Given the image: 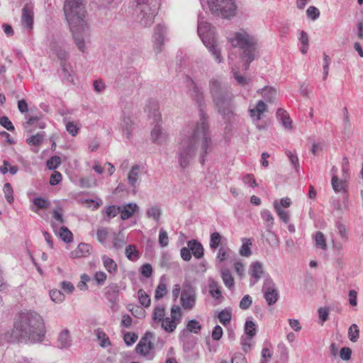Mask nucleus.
Returning <instances> with one entry per match:
<instances>
[{
    "label": "nucleus",
    "instance_id": "obj_1",
    "mask_svg": "<svg viewBox=\"0 0 363 363\" xmlns=\"http://www.w3.org/2000/svg\"><path fill=\"white\" fill-rule=\"evenodd\" d=\"M45 333L42 317L36 312L30 311L19 313L11 332L5 334V339L11 342H41L45 339Z\"/></svg>",
    "mask_w": 363,
    "mask_h": 363
},
{
    "label": "nucleus",
    "instance_id": "obj_2",
    "mask_svg": "<svg viewBox=\"0 0 363 363\" xmlns=\"http://www.w3.org/2000/svg\"><path fill=\"white\" fill-rule=\"evenodd\" d=\"M212 140L208 129L206 117L201 111L200 121L196 123L190 134L183 138L180 145L179 160L182 168H186L190 160L194 156L198 147H201V162H204V157L208 150L211 147Z\"/></svg>",
    "mask_w": 363,
    "mask_h": 363
},
{
    "label": "nucleus",
    "instance_id": "obj_3",
    "mask_svg": "<svg viewBox=\"0 0 363 363\" xmlns=\"http://www.w3.org/2000/svg\"><path fill=\"white\" fill-rule=\"evenodd\" d=\"M64 12L77 48L84 52V35L88 27L83 0H66Z\"/></svg>",
    "mask_w": 363,
    "mask_h": 363
},
{
    "label": "nucleus",
    "instance_id": "obj_4",
    "mask_svg": "<svg viewBox=\"0 0 363 363\" xmlns=\"http://www.w3.org/2000/svg\"><path fill=\"white\" fill-rule=\"evenodd\" d=\"M228 40L233 47H238L242 50V58L245 61V69H247L255 56L257 43L255 38L242 30L234 33L233 36H229Z\"/></svg>",
    "mask_w": 363,
    "mask_h": 363
},
{
    "label": "nucleus",
    "instance_id": "obj_5",
    "mask_svg": "<svg viewBox=\"0 0 363 363\" xmlns=\"http://www.w3.org/2000/svg\"><path fill=\"white\" fill-rule=\"evenodd\" d=\"M210 89L218 112L224 116L231 113V98L228 97L227 94L222 91L219 82L212 80L210 84Z\"/></svg>",
    "mask_w": 363,
    "mask_h": 363
},
{
    "label": "nucleus",
    "instance_id": "obj_6",
    "mask_svg": "<svg viewBox=\"0 0 363 363\" xmlns=\"http://www.w3.org/2000/svg\"><path fill=\"white\" fill-rule=\"evenodd\" d=\"M198 33L203 44L208 48L209 51L215 57L216 61L220 62V52L216 44L214 32L211 25L207 22L199 21L198 24Z\"/></svg>",
    "mask_w": 363,
    "mask_h": 363
},
{
    "label": "nucleus",
    "instance_id": "obj_7",
    "mask_svg": "<svg viewBox=\"0 0 363 363\" xmlns=\"http://www.w3.org/2000/svg\"><path fill=\"white\" fill-rule=\"evenodd\" d=\"M208 5L212 14L216 16L229 18L236 14L235 0H208Z\"/></svg>",
    "mask_w": 363,
    "mask_h": 363
},
{
    "label": "nucleus",
    "instance_id": "obj_8",
    "mask_svg": "<svg viewBox=\"0 0 363 363\" xmlns=\"http://www.w3.org/2000/svg\"><path fill=\"white\" fill-rule=\"evenodd\" d=\"M262 291L268 306H272L277 302L279 298V291L275 283L268 274L264 277Z\"/></svg>",
    "mask_w": 363,
    "mask_h": 363
},
{
    "label": "nucleus",
    "instance_id": "obj_9",
    "mask_svg": "<svg viewBox=\"0 0 363 363\" xmlns=\"http://www.w3.org/2000/svg\"><path fill=\"white\" fill-rule=\"evenodd\" d=\"M196 300V291L190 282H184L181 292V304L184 310L192 309Z\"/></svg>",
    "mask_w": 363,
    "mask_h": 363
},
{
    "label": "nucleus",
    "instance_id": "obj_10",
    "mask_svg": "<svg viewBox=\"0 0 363 363\" xmlns=\"http://www.w3.org/2000/svg\"><path fill=\"white\" fill-rule=\"evenodd\" d=\"M140 6V11L143 13V18H147L145 26L152 23L154 17L157 14L159 3L157 0H138Z\"/></svg>",
    "mask_w": 363,
    "mask_h": 363
},
{
    "label": "nucleus",
    "instance_id": "obj_11",
    "mask_svg": "<svg viewBox=\"0 0 363 363\" xmlns=\"http://www.w3.org/2000/svg\"><path fill=\"white\" fill-rule=\"evenodd\" d=\"M345 164H342V170L343 172L342 179H339L337 175H333L332 177V186L335 191L337 192H346L347 189V179L349 178V169L347 167V160L345 158Z\"/></svg>",
    "mask_w": 363,
    "mask_h": 363
},
{
    "label": "nucleus",
    "instance_id": "obj_12",
    "mask_svg": "<svg viewBox=\"0 0 363 363\" xmlns=\"http://www.w3.org/2000/svg\"><path fill=\"white\" fill-rule=\"evenodd\" d=\"M152 337V333L146 332L135 347V351L144 357H148L153 349V344L150 341Z\"/></svg>",
    "mask_w": 363,
    "mask_h": 363
},
{
    "label": "nucleus",
    "instance_id": "obj_13",
    "mask_svg": "<svg viewBox=\"0 0 363 363\" xmlns=\"http://www.w3.org/2000/svg\"><path fill=\"white\" fill-rule=\"evenodd\" d=\"M120 288L116 283H112L106 287L104 296L106 298L112 303L111 308L112 311L117 310V302L118 301Z\"/></svg>",
    "mask_w": 363,
    "mask_h": 363
},
{
    "label": "nucleus",
    "instance_id": "obj_14",
    "mask_svg": "<svg viewBox=\"0 0 363 363\" xmlns=\"http://www.w3.org/2000/svg\"><path fill=\"white\" fill-rule=\"evenodd\" d=\"M249 274L251 276L250 286H254L262 276L264 277H266L263 269V264L259 262H255L250 264Z\"/></svg>",
    "mask_w": 363,
    "mask_h": 363
},
{
    "label": "nucleus",
    "instance_id": "obj_15",
    "mask_svg": "<svg viewBox=\"0 0 363 363\" xmlns=\"http://www.w3.org/2000/svg\"><path fill=\"white\" fill-rule=\"evenodd\" d=\"M92 251V246L89 244L81 242L77 247L70 252V257L73 259L86 257Z\"/></svg>",
    "mask_w": 363,
    "mask_h": 363
},
{
    "label": "nucleus",
    "instance_id": "obj_16",
    "mask_svg": "<svg viewBox=\"0 0 363 363\" xmlns=\"http://www.w3.org/2000/svg\"><path fill=\"white\" fill-rule=\"evenodd\" d=\"M72 345V339L68 329L60 332L57 337V347L60 349H67Z\"/></svg>",
    "mask_w": 363,
    "mask_h": 363
},
{
    "label": "nucleus",
    "instance_id": "obj_17",
    "mask_svg": "<svg viewBox=\"0 0 363 363\" xmlns=\"http://www.w3.org/2000/svg\"><path fill=\"white\" fill-rule=\"evenodd\" d=\"M22 23L28 29H32L33 25V11L27 5L22 10Z\"/></svg>",
    "mask_w": 363,
    "mask_h": 363
},
{
    "label": "nucleus",
    "instance_id": "obj_18",
    "mask_svg": "<svg viewBox=\"0 0 363 363\" xmlns=\"http://www.w3.org/2000/svg\"><path fill=\"white\" fill-rule=\"evenodd\" d=\"M187 245L190 249L192 255L196 258L200 259L203 256V247L200 242L196 240H191L188 241Z\"/></svg>",
    "mask_w": 363,
    "mask_h": 363
},
{
    "label": "nucleus",
    "instance_id": "obj_19",
    "mask_svg": "<svg viewBox=\"0 0 363 363\" xmlns=\"http://www.w3.org/2000/svg\"><path fill=\"white\" fill-rule=\"evenodd\" d=\"M138 209L136 203H128L121 207L120 216L123 220L130 218Z\"/></svg>",
    "mask_w": 363,
    "mask_h": 363
},
{
    "label": "nucleus",
    "instance_id": "obj_20",
    "mask_svg": "<svg viewBox=\"0 0 363 363\" xmlns=\"http://www.w3.org/2000/svg\"><path fill=\"white\" fill-rule=\"evenodd\" d=\"M33 203V207H31V210L35 213H38L39 210L48 209L50 205L49 200L41 197L35 198Z\"/></svg>",
    "mask_w": 363,
    "mask_h": 363
},
{
    "label": "nucleus",
    "instance_id": "obj_21",
    "mask_svg": "<svg viewBox=\"0 0 363 363\" xmlns=\"http://www.w3.org/2000/svg\"><path fill=\"white\" fill-rule=\"evenodd\" d=\"M54 231L63 242L70 243L73 241V234L69 228H54Z\"/></svg>",
    "mask_w": 363,
    "mask_h": 363
},
{
    "label": "nucleus",
    "instance_id": "obj_22",
    "mask_svg": "<svg viewBox=\"0 0 363 363\" xmlns=\"http://www.w3.org/2000/svg\"><path fill=\"white\" fill-rule=\"evenodd\" d=\"M151 138L154 143L162 144L167 140V136L161 130L160 125H156L151 131Z\"/></svg>",
    "mask_w": 363,
    "mask_h": 363
},
{
    "label": "nucleus",
    "instance_id": "obj_23",
    "mask_svg": "<svg viewBox=\"0 0 363 363\" xmlns=\"http://www.w3.org/2000/svg\"><path fill=\"white\" fill-rule=\"evenodd\" d=\"M104 267L111 274H115L118 271V266L115 261L106 255L101 257Z\"/></svg>",
    "mask_w": 363,
    "mask_h": 363
},
{
    "label": "nucleus",
    "instance_id": "obj_24",
    "mask_svg": "<svg viewBox=\"0 0 363 363\" xmlns=\"http://www.w3.org/2000/svg\"><path fill=\"white\" fill-rule=\"evenodd\" d=\"M277 118L281 121L284 128L287 129L292 128V121L286 111L282 108H279L277 111Z\"/></svg>",
    "mask_w": 363,
    "mask_h": 363
},
{
    "label": "nucleus",
    "instance_id": "obj_25",
    "mask_svg": "<svg viewBox=\"0 0 363 363\" xmlns=\"http://www.w3.org/2000/svg\"><path fill=\"white\" fill-rule=\"evenodd\" d=\"M244 330L249 339H252L257 333V325L248 318L245 321Z\"/></svg>",
    "mask_w": 363,
    "mask_h": 363
},
{
    "label": "nucleus",
    "instance_id": "obj_26",
    "mask_svg": "<svg viewBox=\"0 0 363 363\" xmlns=\"http://www.w3.org/2000/svg\"><path fill=\"white\" fill-rule=\"evenodd\" d=\"M154 38L155 50L158 52L161 50V46L163 44L164 40L163 28L161 26H157Z\"/></svg>",
    "mask_w": 363,
    "mask_h": 363
},
{
    "label": "nucleus",
    "instance_id": "obj_27",
    "mask_svg": "<svg viewBox=\"0 0 363 363\" xmlns=\"http://www.w3.org/2000/svg\"><path fill=\"white\" fill-rule=\"evenodd\" d=\"M162 321V328L168 333L173 332L176 329L177 324L179 323L177 321V320H174L172 317H167L164 318Z\"/></svg>",
    "mask_w": 363,
    "mask_h": 363
},
{
    "label": "nucleus",
    "instance_id": "obj_28",
    "mask_svg": "<svg viewBox=\"0 0 363 363\" xmlns=\"http://www.w3.org/2000/svg\"><path fill=\"white\" fill-rule=\"evenodd\" d=\"M267 111V106L262 101H259L255 108H250V113L251 117H254L257 113V121L261 119V114Z\"/></svg>",
    "mask_w": 363,
    "mask_h": 363
},
{
    "label": "nucleus",
    "instance_id": "obj_29",
    "mask_svg": "<svg viewBox=\"0 0 363 363\" xmlns=\"http://www.w3.org/2000/svg\"><path fill=\"white\" fill-rule=\"evenodd\" d=\"M261 94L266 101L272 103L276 99L277 91L272 87L266 86L262 90Z\"/></svg>",
    "mask_w": 363,
    "mask_h": 363
},
{
    "label": "nucleus",
    "instance_id": "obj_30",
    "mask_svg": "<svg viewBox=\"0 0 363 363\" xmlns=\"http://www.w3.org/2000/svg\"><path fill=\"white\" fill-rule=\"evenodd\" d=\"M221 277L226 287L231 289L234 286V279L228 269L221 270Z\"/></svg>",
    "mask_w": 363,
    "mask_h": 363
},
{
    "label": "nucleus",
    "instance_id": "obj_31",
    "mask_svg": "<svg viewBox=\"0 0 363 363\" xmlns=\"http://www.w3.org/2000/svg\"><path fill=\"white\" fill-rule=\"evenodd\" d=\"M242 244L239 251L240 255L243 257L250 256L252 255V251L250 248L252 245L251 240L248 238H242Z\"/></svg>",
    "mask_w": 363,
    "mask_h": 363
},
{
    "label": "nucleus",
    "instance_id": "obj_32",
    "mask_svg": "<svg viewBox=\"0 0 363 363\" xmlns=\"http://www.w3.org/2000/svg\"><path fill=\"white\" fill-rule=\"evenodd\" d=\"M273 206H274V210L277 212L279 218L285 224H287L289 222V219H290L289 212L285 211V210H284V209H282V208H279V206H278V201L277 200L274 201Z\"/></svg>",
    "mask_w": 363,
    "mask_h": 363
},
{
    "label": "nucleus",
    "instance_id": "obj_33",
    "mask_svg": "<svg viewBox=\"0 0 363 363\" xmlns=\"http://www.w3.org/2000/svg\"><path fill=\"white\" fill-rule=\"evenodd\" d=\"M218 318L220 323L226 326L230 323L232 318V312L230 309L225 308L222 310L218 315Z\"/></svg>",
    "mask_w": 363,
    "mask_h": 363
},
{
    "label": "nucleus",
    "instance_id": "obj_34",
    "mask_svg": "<svg viewBox=\"0 0 363 363\" xmlns=\"http://www.w3.org/2000/svg\"><path fill=\"white\" fill-rule=\"evenodd\" d=\"M34 126L35 128H44L45 127V123L40 121L39 116H32L30 117L24 124V127L26 128H28L30 127Z\"/></svg>",
    "mask_w": 363,
    "mask_h": 363
},
{
    "label": "nucleus",
    "instance_id": "obj_35",
    "mask_svg": "<svg viewBox=\"0 0 363 363\" xmlns=\"http://www.w3.org/2000/svg\"><path fill=\"white\" fill-rule=\"evenodd\" d=\"M140 168L139 166L135 165L132 167L130 172L128 174V182L129 184L134 186L138 179L139 177Z\"/></svg>",
    "mask_w": 363,
    "mask_h": 363
},
{
    "label": "nucleus",
    "instance_id": "obj_36",
    "mask_svg": "<svg viewBox=\"0 0 363 363\" xmlns=\"http://www.w3.org/2000/svg\"><path fill=\"white\" fill-rule=\"evenodd\" d=\"M147 215L148 218H152L157 222L162 215L160 207L157 206H151L147 209Z\"/></svg>",
    "mask_w": 363,
    "mask_h": 363
},
{
    "label": "nucleus",
    "instance_id": "obj_37",
    "mask_svg": "<svg viewBox=\"0 0 363 363\" xmlns=\"http://www.w3.org/2000/svg\"><path fill=\"white\" fill-rule=\"evenodd\" d=\"M209 292L211 295L216 299H219L222 297L221 290L217 282L215 281H212L209 284Z\"/></svg>",
    "mask_w": 363,
    "mask_h": 363
},
{
    "label": "nucleus",
    "instance_id": "obj_38",
    "mask_svg": "<svg viewBox=\"0 0 363 363\" xmlns=\"http://www.w3.org/2000/svg\"><path fill=\"white\" fill-rule=\"evenodd\" d=\"M348 337L350 341L356 342L359 337V330L356 324H352L348 330Z\"/></svg>",
    "mask_w": 363,
    "mask_h": 363
},
{
    "label": "nucleus",
    "instance_id": "obj_39",
    "mask_svg": "<svg viewBox=\"0 0 363 363\" xmlns=\"http://www.w3.org/2000/svg\"><path fill=\"white\" fill-rule=\"evenodd\" d=\"M201 330V325L195 319L189 320L186 325V330L189 332L198 334L200 333Z\"/></svg>",
    "mask_w": 363,
    "mask_h": 363
},
{
    "label": "nucleus",
    "instance_id": "obj_40",
    "mask_svg": "<svg viewBox=\"0 0 363 363\" xmlns=\"http://www.w3.org/2000/svg\"><path fill=\"white\" fill-rule=\"evenodd\" d=\"M167 285L161 280L156 288L155 298L156 300H160L162 298L167 294Z\"/></svg>",
    "mask_w": 363,
    "mask_h": 363
},
{
    "label": "nucleus",
    "instance_id": "obj_41",
    "mask_svg": "<svg viewBox=\"0 0 363 363\" xmlns=\"http://www.w3.org/2000/svg\"><path fill=\"white\" fill-rule=\"evenodd\" d=\"M263 235L265 237L269 243L272 245L278 244V235L272 230V228H267V230L263 233Z\"/></svg>",
    "mask_w": 363,
    "mask_h": 363
},
{
    "label": "nucleus",
    "instance_id": "obj_42",
    "mask_svg": "<svg viewBox=\"0 0 363 363\" xmlns=\"http://www.w3.org/2000/svg\"><path fill=\"white\" fill-rule=\"evenodd\" d=\"M164 308L162 306H156L153 311L152 319L155 323H159L164 319Z\"/></svg>",
    "mask_w": 363,
    "mask_h": 363
},
{
    "label": "nucleus",
    "instance_id": "obj_43",
    "mask_svg": "<svg viewBox=\"0 0 363 363\" xmlns=\"http://www.w3.org/2000/svg\"><path fill=\"white\" fill-rule=\"evenodd\" d=\"M138 294L140 304L145 308L149 307L151 302L150 296L143 289H139Z\"/></svg>",
    "mask_w": 363,
    "mask_h": 363
},
{
    "label": "nucleus",
    "instance_id": "obj_44",
    "mask_svg": "<svg viewBox=\"0 0 363 363\" xmlns=\"http://www.w3.org/2000/svg\"><path fill=\"white\" fill-rule=\"evenodd\" d=\"M222 237L218 232H214L211 235L210 238V247L212 250H216L219 246L221 242Z\"/></svg>",
    "mask_w": 363,
    "mask_h": 363
},
{
    "label": "nucleus",
    "instance_id": "obj_45",
    "mask_svg": "<svg viewBox=\"0 0 363 363\" xmlns=\"http://www.w3.org/2000/svg\"><path fill=\"white\" fill-rule=\"evenodd\" d=\"M43 135L40 133H37L28 138L26 142L29 145L38 147L43 143Z\"/></svg>",
    "mask_w": 363,
    "mask_h": 363
},
{
    "label": "nucleus",
    "instance_id": "obj_46",
    "mask_svg": "<svg viewBox=\"0 0 363 363\" xmlns=\"http://www.w3.org/2000/svg\"><path fill=\"white\" fill-rule=\"evenodd\" d=\"M126 257L130 260H136L139 258V254L134 245H130L125 249Z\"/></svg>",
    "mask_w": 363,
    "mask_h": 363
},
{
    "label": "nucleus",
    "instance_id": "obj_47",
    "mask_svg": "<svg viewBox=\"0 0 363 363\" xmlns=\"http://www.w3.org/2000/svg\"><path fill=\"white\" fill-rule=\"evenodd\" d=\"M133 123L129 117H125L121 123V128L123 132L126 134L127 137L129 138L132 130Z\"/></svg>",
    "mask_w": 363,
    "mask_h": 363
},
{
    "label": "nucleus",
    "instance_id": "obj_48",
    "mask_svg": "<svg viewBox=\"0 0 363 363\" xmlns=\"http://www.w3.org/2000/svg\"><path fill=\"white\" fill-rule=\"evenodd\" d=\"M147 111L150 113L151 111H152V116L154 117V119L155 121H161V115L158 112V104L157 103L152 101L150 103L149 106H147Z\"/></svg>",
    "mask_w": 363,
    "mask_h": 363
},
{
    "label": "nucleus",
    "instance_id": "obj_49",
    "mask_svg": "<svg viewBox=\"0 0 363 363\" xmlns=\"http://www.w3.org/2000/svg\"><path fill=\"white\" fill-rule=\"evenodd\" d=\"M299 41L302 45V47L301 49V52L303 54H306L308 52V38L307 33L303 30H302L301 32V35L299 37Z\"/></svg>",
    "mask_w": 363,
    "mask_h": 363
},
{
    "label": "nucleus",
    "instance_id": "obj_50",
    "mask_svg": "<svg viewBox=\"0 0 363 363\" xmlns=\"http://www.w3.org/2000/svg\"><path fill=\"white\" fill-rule=\"evenodd\" d=\"M4 193L5 198L6 199V201L9 203H12L13 201V188H12L11 184L6 183L4 185Z\"/></svg>",
    "mask_w": 363,
    "mask_h": 363
},
{
    "label": "nucleus",
    "instance_id": "obj_51",
    "mask_svg": "<svg viewBox=\"0 0 363 363\" xmlns=\"http://www.w3.org/2000/svg\"><path fill=\"white\" fill-rule=\"evenodd\" d=\"M50 296L52 301H53L55 303H61L65 300L64 294L61 291L57 289L51 290L50 291Z\"/></svg>",
    "mask_w": 363,
    "mask_h": 363
},
{
    "label": "nucleus",
    "instance_id": "obj_52",
    "mask_svg": "<svg viewBox=\"0 0 363 363\" xmlns=\"http://www.w3.org/2000/svg\"><path fill=\"white\" fill-rule=\"evenodd\" d=\"M315 242L318 247L322 250H325L327 248L324 235L321 232L316 233L315 235Z\"/></svg>",
    "mask_w": 363,
    "mask_h": 363
},
{
    "label": "nucleus",
    "instance_id": "obj_53",
    "mask_svg": "<svg viewBox=\"0 0 363 363\" xmlns=\"http://www.w3.org/2000/svg\"><path fill=\"white\" fill-rule=\"evenodd\" d=\"M138 335L133 332H127L124 334L123 340L128 346L132 345L138 340Z\"/></svg>",
    "mask_w": 363,
    "mask_h": 363
},
{
    "label": "nucleus",
    "instance_id": "obj_54",
    "mask_svg": "<svg viewBox=\"0 0 363 363\" xmlns=\"http://www.w3.org/2000/svg\"><path fill=\"white\" fill-rule=\"evenodd\" d=\"M252 297L247 294L245 295L240 300L239 306L242 310H247L248 309L250 306L252 305Z\"/></svg>",
    "mask_w": 363,
    "mask_h": 363
},
{
    "label": "nucleus",
    "instance_id": "obj_55",
    "mask_svg": "<svg viewBox=\"0 0 363 363\" xmlns=\"http://www.w3.org/2000/svg\"><path fill=\"white\" fill-rule=\"evenodd\" d=\"M61 163V160L58 156H53L47 161V167L49 169H57Z\"/></svg>",
    "mask_w": 363,
    "mask_h": 363
},
{
    "label": "nucleus",
    "instance_id": "obj_56",
    "mask_svg": "<svg viewBox=\"0 0 363 363\" xmlns=\"http://www.w3.org/2000/svg\"><path fill=\"white\" fill-rule=\"evenodd\" d=\"M263 220L265 221L267 225H272L274 223V218L271 212L268 210H264L261 213Z\"/></svg>",
    "mask_w": 363,
    "mask_h": 363
},
{
    "label": "nucleus",
    "instance_id": "obj_57",
    "mask_svg": "<svg viewBox=\"0 0 363 363\" xmlns=\"http://www.w3.org/2000/svg\"><path fill=\"white\" fill-rule=\"evenodd\" d=\"M121 207L116 206H109L106 210V214L108 218H114L120 213Z\"/></svg>",
    "mask_w": 363,
    "mask_h": 363
},
{
    "label": "nucleus",
    "instance_id": "obj_58",
    "mask_svg": "<svg viewBox=\"0 0 363 363\" xmlns=\"http://www.w3.org/2000/svg\"><path fill=\"white\" fill-rule=\"evenodd\" d=\"M182 315V313L180 307L174 305L171 308V317L174 320H177L178 322H180Z\"/></svg>",
    "mask_w": 363,
    "mask_h": 363
},
{
    "label": "nucleus",
    "instance_id": "obj_59",
    "mask_svg": "<svg viewBox=\"0 0 363 363\" xmlns=\"http://www.w3.org/2000/svg\"><path fill=\"white\" fill-rule=\"evenodd\" d=\"M97 337L99 339H101V346L103 347H106L108 345H111V341L108 337H106V334L103 331L97 330Z\"/></svg>",
    "mask_w": 363,
    "mask_h": 363
},
{
    "label": "nucleus",
    "instance_id": "obj_60",
    "mask_svg": "<svg viewBox=\"0 0 363 363\" xmlns=\"http://www.w3.org/2000/svg\"><path fill=\"white\" fill-rule=\"evenodd\" d=\"M107 279V275L104 272H97L94 274V280L98 285H104Z\"/></svg>",
    "mask_w": 363,
    "mask_h": 363
},
{
    "label": "nucleus",
    "instance_id": "obj_61",
    "mask_svg": "<svg viewBox=\"0 0 363 363\" xmlns=\"http://www.w3.org/2000/svg\"><path fill=\"white\" fill-rule=\"evenodd\" d=\"M243 182L250 186V187H255L257 186L255 176L252 174H247L243 177Z\"/></svg>",
    "mask_w": 363,
    "mask_h": 363
},
{
    "label": "nucleus",
    "instance_id": "obj_62",
    "mask_svg": "<svg viewBox=\"0 0 363 363\" xmlns=\"http://www.w3.org/2000/svg\"><path fill=\"white\" fill-rule=\"evenodd\" d=\"M142 275L146 278H149L152 274V267L150 264H144L140 269Z\"/></svg>",
    "mask_w": 363,
    "mask_h": 363
},
{
    "label": "nucleus",
    "instance_id": "obj_63",
    "mask_svg": "<svg viewBox=\"0 0 363 363\" xmlns=\"http://www.w3.org/2000/svg\"><path fill=\"white\" fill-rule=\"evenodd\" d=\"M159 243L162 247H166L169 243V238L166 231L162 228L159 235Z\"/></svg>",
    "mask_w": 363,
    "mask_h": 363
},
{
    "label": "nucleus",
    "instance_id": "obj_64",
    "mask_svg": "<svg viewBox=\"0 0 363 363\" xmlns=\"http://www.w3.org/2000/svg\"><path fill=\"white\" fill-rule=\"evenodd\" d=\"M231 363H247V362L243 354L235 353L232 357Z\"/></svg>",
    "mask_w": 363,
    "mask_h": 363
}]
</instances>
